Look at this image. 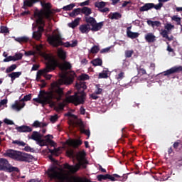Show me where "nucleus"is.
Instances as JSON below:
<instances>
[{"mask_svg":"<svg viewBox=\"0 0 182 182\" xmlns=\"http://www.w3.org/2000/svg\"><path fill=\"white\" fill-rule=\"evenodd\" d=\"M63 96V88H61L58 84H52L50 91L41 90L38 98H34L33 100L43 105H49L50 107H55L56 104L53 99L60 102V100H62Z\"/></svg>","mask_w":182,"mask_h":182,"instance_id":"obj_1","label":"nucleus"},{"mask_svg":"<svg viewBox=\"0 0 182 182\" xmlns=\"http://www.w3.org/2000/svg\"><path fill=\"white\" fill-rule=\"evenodd\" d=\"M41 4L43 9L36 10L34 16L36 18V22L37 25H40L37 32L42 33L44 31L43 27L45 26V20L43 19H46L49 21H52L53 11H52V4L50 3H43L41 1Z\"/></svg>","mask_w":182,"mask_h":182,"instance_id":"obj_2","label":"nucleus"},{"mask_svg":"<svg viewBox=\"0 0 182 182\" xmlns=\"http://www.w3.org/2000/svg\"><path fill=\"white\" fill-rule=\"evenodd\" d=\"M75 87L77 89V91L75 92L74 95L67 97L66 101L68 103H73L75 106H79V105H83L86 100V92H85V90L87 89V86H86V82L80 81L76 83Z\"/></svg>","mask_w":182,"mask_h":182,"instance_id":"obj_3","label":"nucleus"},{"mask_svg":"<svg viewBox=\"0 0 182 182\" xmlns=\"http://www.w3.org/2000/svg\"><path fill=\"white\" fill-rule=\"evenodd\" d=\"M66 154L71 159H75L76 157L78 164H75V166H72L68 163H65L63 165L65 170H68L70 173H77L81 166L83 167V168H86V165H85V156H86V154L85 151H80L75 154L73 149H68L66 151Z\"/></svg>","mask_w":182,"mask_h":182,"instance_id":"obj_4","label":"nucleus"},{"mask_svg":"<svg viewBox=\"0 0 182 182\" xmlns=\"http://www.w3.org/2000/svg\"><path fill=\"white\" fill-rule=\"evenodd\" d=\"M44 59L48 61L46 64V68L43 70H39L36 74V75L40 77L42 75H46V73H49V72H53V70L56 69V66H58V63L55 60L53 55L46 54L44 55Z\"/></svg>","mask_w":182,"mask_h":182,"instance_id":"obj_5","label":"nucleus"},{"mask_svg":"<svg viewBox=\"0 0 182 182\" xmlns=\"http://www.w3.org/2000/svg\"><path fill=\"white\" fill-rule=\"evenodd\" d=\"M6 157H9L13 160H16V161H29V160H32L33 156L28 154H22V152L19 151H15L13 149H9L4 154Z\"/></svg>","mask_w":182,"mask_h":182,"instance_id":"obj_6","label":"nucleus"},{"mask_svg":"<svg viewBox=\"0 0 182 182\" xmlns=\"http://www.w3.org/2000/svg\"><path fill=\"white\" fill-rule=\"evenodd\" d=\"M47 41L49 45H51V46H53L54 48H58L59 46L70 48V43L68 41L63 43V41H62V36L60 34L50 35L48 36Z\"/></svg>","mask_w":182,"mask_h":182,"instance_id":"obj_7","label":"nucleus"},{"mask_svg":"<svg viewBox=\"0 0 182 182\" xmlns=\"http://www.w3.org/2000/svg\"><path fill=\"white\" fill-rule=\"evenodd\" d=\"M0 171H6L7 173H19L18 167L12 166L6 159H0Z\"/></svg>","mask_w":182,"mask_h":182,"instance_id":"obj_8","label":"nucleus"},{"mask_svg":"<svg viewBox=\"0 0 182 182\" xmlns=\"http://www.w3.org/2000/svg\"><path fill=\"white\" fill-rule=\"evenodd\" d=\"M46 173L50 180H58L59 182H66L69 180V178L67 176L59 174L53 167L50 168Z\"/></svg>","mask_w":182,"mask_h":182,"instance_id":"obj_9","label":"nucleus"},{"mask_svg":"<svg viewBox=\"0 0 182 182\" xmlns=\"http://www.w3.org/2000/svg\"><path fill=\"white\" fill-rule=\"evenodd\" d=\"M32 99V95L28 94L25 95L20 102H23V103H21L18 101H16L15 103L11 106L13 110H16V112H21L22 109L25 107V102H28V100H31Z\"/></svg>","mask_w":182,"mask_h":182,"instance_id":"obj_10","label":"nucleus"},{"mask_svg":"<svg viewBox=\"0 0 182 182\" xmlns=\"http://www.w3.org/2000/svg\"><path fill=\"white\" fill-rule=\"evenodd\" d=\"M156 9V11H160L161 8H163V3H159L155 5L154 3H146L144 6L139 8L140 12H146L147 11H150V9Z\"/></svg>","mask_w":182,"mask_h":182,"instance_id":"obj_11","label":"nucleus"},{"mask_svg":"<svg viewBox=\"0 0 182 182\" xmlns=\"http://www.w3.org/2000/svg\"><path fill=\"white\" fill-rule=\"evenodd\" d=\"M55 62L57 63L56 68H59L63 72H67V70H70L72 69V65L70 63L65 60L63 63H59V61L55 58Z\"/></svg>","mask_w":182,"mask_h":182,"instance_id":"obj_12","label":"nucleus"},{"mask_svg":"<svg viewBox=\"0 0 182 182\" xmlns=\"http://www.w3.org/2000/svg\"><path fill=\"white\" fill-rule=\"evenodd\" d=\"M105 6H106V2L105 1H96L95 3V7L97 8L100 12H102V14L110 12V9Z\"/></svg>","mask_w":182,"mask_h":182,"instance_id":"obj_13","label":"nucleus"},{"mask_svg":"<svg viewBox=\"0 0 182 182\" xmlns=\"http://www.w3.org/2000/svg\"><path fill=\"white\" fill-rule=\"evenodd\" d=\"M180 72H182V66H174L165 71L164 73V76H168V75H173L174 73H180Z\"/></svg>","mask_w":182,"mask_h":182,"instance_id":"obj_14","label":"nucleus"},{"mask_svg":"<svg viewBox=\"0 0 182 182\" xmlns=\"http://www.w3.org/2000/svg\"><path fill=\"white\" fill-rule=\"evenodd\" d=\"M16 130H17L18 133H31V132H32V128L29 126L22 125L16 127Z\"/></svg>","mask_w":182,"mask_h":182,"instance_id":"obj_15","label":"nucleus"},{"mask_svg":"<svg viewBox=\"0 0 182 182\" xmlns=\"http://www.w3.org/2000/svg\"><path fill=\"white\" fill-rule=\"evenodd\" d=\"M57 55L60 60L65 61L68 58V53L62 48H58L57 51Z\"/></svg>","mask_w":182,"mask_h":182,"instance_id":"obj_16","label":"nucleus"},{"mask_svg":"<svg viewBox=\"0 0 182 182\" xmlns=\"http://www.w3.org/2000/svg\"><path fill=\"white\" fill-rule=\"evenodd\" d=\"M145 41L148 43H154L156 42V36L153 33H148L145 35Z\"/></svg>","mask_w":182,"mask_h":182,"instance_id":"obj_17","label":"nucleus"},{"mask_svg":"<svg viewBox=\"0 0 182 182\" xmlns=\"http://www.w3.org/2000/svg\"><path fill=\"white\" fill-rule=\"evenodd\" d=\"M66 144L68 146H70L71 147H79V146H82V141L77 139V140H68L66 141Z\"/></svg>","mask_w":182,"mask_h":182,"instance_id":"obj_18","label":"nucleus"},{"mask_svg":"<svg viewBox=\"0 0 182 182\" xmlns=\"http://www.w3.org/2000/svg\"><path fill=\"white\" fill-rule=\"evenodd\" d=\"M105 25L104 21H101L100 23H97V21L94 23L93 26L91 28V31L92 32H97L98 31H100L102 28H103V26Z\"/></svg>","mask_w":182,"mask_h":182,"instance_id":"obj_19","label":"nucleus"},{"mask_svg":"<svg viewBox=\"0 0 182 182\" xmlns=\"http://www.w3.org/2000/svg\"><path fill=\"white\" fill-rule=\"evenodd\" d=\"M75 79V76H66L63 75L62 77V80L64 83V85H72L73 83V80Z\"/></svg>","mask_w":182,"mask_h":182,"instance_id":"obj_20","label":"nucleus"},{"mask_svg":"<svg viewBox=\"0 0 182 182\" xmlns=\"http://www.w3.org/2000/svg\"><path fill=\"white\" fill-rule=\"evenodd\" d=\"M79 29L81 33H89V32L92 31V28H90V25L89 24H82L80 26Z\"/></svg>","mask_w":182,"mask_h":182,"instance_id":"obj_21","label":"nucleus"},{"mask_svg":"<svg viewBox=\"0 0 182 182\" xmlns=\"http://www.w3.org/2000/svg\"><path fill=\"white\" fill-rule=\"evenodd\" d=\"M41 137H43L42 134L38 132V131H33L31 136L28 137V139H31V140H34V141H36V140H39V139Z\"/></svg>","mask_w":182,"mask_h":182,"instance_id":"obj_22","label":"nucleus"},{"mask_svg":"<svg viewBox=\"0 0 182 182\" xmlns=\"http://www.w3.org/2000/svg\"><path fill=\"white\" fill-rule=\"evenodd\" d=\"M21 75H22V72L18 71V72H13L9 74L8 76L9 77L11 78V82H14L15 79H18V77H19Z\"/></svg>","mask_w":182,"mask_h":182,"instance_id":"obj_23","label":"nucleus"},{"mask_svg":"<svg viewBox=\"0 0 182 182\" xmlns=\"http://www.w3.org/2000/svg\"><path fill=\"white\" fill-rule=\"evenodd\" d=\"M81 14H83L85 16H87V18H89V16L92 15V9L87 6H84L83 8L81 9Z\"/></svg>","mask_w":182,"mask_h":182,"instance_id":"obj_24","label":"nucleus"},{"mask_svg":"<svg viewBox=\"0 0 182 182\" xmlns=\"http://www.w3.org/2000/svg\"><path fill=\"white\" fill-rule=\"evenodd\" d=\"M85 21L87 25H90L92 27L96 23V18L93 17L85 16Z\"/></svg>","mask_w":182,"mask_h":182,"instance_id":"obj_25","label":"nucleus"},{"mask_svg":"<svg viewBox=\"0 0 182 182\" xmlns=\"http://www.w3.org/2000/svg\"><path fill=\"white\" fill-rule=\"evenodd\" d=\"M36 2H39V0H26L23 2V8L26 6L31 8V6H33V4H36Z\"/></svg>","mask_w":182,"mask_h":182,"instance_id":"obj_26","label":"nucleus"},{"mask_svg":"<svg viewBox=\"0 0 182 182\" xmlns=\"http://www.w3.org/2000/svg\"><path fill=\"white\" fill-rule=\"evenodd\" d=\"M80 13L82 14V9L77 8L75 9L69 15L71 18H76L77 15H80Z\"/></svg>","mask_w":182,"mask_h":182,"instance_id":"obj_27","label":"nucleus"},{"mask_svg":"<svg viewBox=\"0 0 182 182\" xmlns=\"http://www.w3.org/2000/svg\"><path fill=\"white\" fill-rule=\"evenodd\" d=\"M127 35L128 38H130V39H136V38H139L140 36V33H134L132 31H127Z\"/></svg>","mask_w":182,"mask_h":182,"instance_id":"obj_28","label":"nucleus"},{"mask_svg":"<svg viewBox=\"0 0 182 182\" xmlns=\"http://www.w3.org/2000/svg\"><path fill=\"white\" fill-rule=\"evenodd\" d=\"M15 41L16 42H18V43H27V42L29 41V37L21 36V37L16 38Z\"/></svg>","mask_w":182,"mask_h":182,"instance_id":"obj_29","label":"nucleus"},{"mask_svg":"<svg viewBox=\"0 0 182 182\" xmlns=\"http://www.w3.org/2000/svg\"><path fill=\"white\" fill-rule=\"evenodd\" d=\"M90 63H92L93 66H102V65H103V60H102V58H95L92 60Z\"/></svg>","mask_w":182,"mask_h":182,"instance_id":"obj_30","label":"nucleus"},{"mask_svg":"<svg viewBox=\"0 0 182 182\" xmlns=\"http://www.w3.org/2000/svg\"><path fill=\"white\" fill-rule=\"evenodd\" d=\"M109 19H120V18H122V15L120 14V13H117V12H114V13H111L109 15Z\"/></svg>","mask_w":182,"mask_h":182,"instance_id":"obj_31","label":"nucleus"},{"mask_svg":"<svg viewBox=\"0 0 182 182\" xmlns=\"http://www.w3.org/2000/svg\"><path fill=\"white\" fill-rule=\"evenodd\" d=\"M80 21V18H77L75 19V21H73L71 23H68V26L70 28H72L73 29H75L76 28V26H77L79 25V21Z\"/></svg>","mask_w":182,"mask_h":182,"instance_id":"obj_32","label":"nucleus"},{"mask_svg":"<svg viewBox=\"0 0 182 182\" xmlns=\"http://www.w3.org/2000/svg\"><path fill=\"white\" fill-rule=\"evenodd\" d=\"M120 177V175L117 173H114L113 175H110L107 173V180H110V181H117V178Z\"/></svg>","mask_w":182,"mask_h":182,"instance_id":"obj_33","label":"nucleus"},{"mask_svg":"<svg viewBox=\"0 0 182 182\" xmlns=\"http://www.w3.org/2000/svg\"><path fill=\"white\" fill-rule=\"evenodd\" d=\"M108 73L109 70H103L102 73L99 74L98 79H107V77H109Z\"/></svg>","mask_w":182,"mask_h":182,"instance_id":"obj_34","label":"nucleus"},{"mask_svg":"<svg viewBox=\"0 0 182 182\" xmlns=\"http://www.w3.org/2000/svg\"><path fill=\"white\" fill-rule=\"evenodd\" d=\"M46 143H49L50 146H55V141L53 140H51L50 139H53V136L50 134H48L45 136Z\"/></svg>","mask_w":182,"mask_h":182,"instance_id":"obj_35","label":"nucleus"},{"mask_svg":"<svg viewBox=\"0 0 182 182\" xmlns=\"http://www.w3.org/2000/svg\"><path fill=\"white\" fill-rule=\"evenodd\" d=\"M161 35L163 38H165L168 41H173V38L168 37V31L167 30H162L161 32Z\"/></svg>","mask_w":182,"mask_h":182,"instance_id":"obj_36","label":"nucleus"},{"mask_svg":"<svg viewBox=\"0 0 182 182\" xmlns=\"http://www.w3.org/2000/svg\"><path fill=\"white\" fill-rule=\"evenodd\" d=\"M41 38H42V33H40L39 31H34L33 33V39L41 41Z\"/></svg>","mask_w":182,"mask_h":182,"instance_id":"obj_37","label":"nucleus"},{"mask_svg":"<svg viewBox=\"0 0 182 182\" xmlns=\"http://www.w3.org/2000/svg\"><path fill=\"white\" fill-rule=\"evenodd\" d=\"M90 78L89 75L83 73L78 77V80L85 82V80H89Z\"/></svg>","mask_w":182,"mask_h":182,"instance_id":"obj_38","label":"nucleus"},{"mask_svg":"<svg viewBox=\"0 0 182 182\" xmlns=\"http://www.w3.org/2000/svg\"><path fill=\"white\" fill-rule=\"evenodd\" d=\"M16 68H18V65H16V64L11 65L6 69V73H11V72H14V70H15Z\"/></svg>","mask_w":182,"mask_h":182,"instance_id":"obj_39","label":"nucleus"},{"mask_svg":"<svg viewBox=\"0 0 182 182\" xmlns=\"http://www.w3.org/2000/svg\"><path fill=\"white\" fill-rule=\"evenodd\" d=\"M99 50H100V48L98 46H94L91 48L90 53H92V55H95L96 53H99Z\"/></svg>","mask_w":182,"mask_h":182,"instance_id":"obj_40","label":"nucleus"},{"mask_svg":"<svg viewBox=\"0 0 182 182\" xmlns=\"http://www.w3.org/2000/svg\"><path fill=\"white\" fill-rule=\"evenodd\" d=\"M96 90L95 91V95H102V92H103V89L100 88V84H97L95 85Z\"/></svg>","mask_w":182,"mask_h":182,"instance_id":"obj_41","label":"nucleus"},{"mask_svg":"<svg viewBox=\"0 0 182 182\" xmlns=\"http://www.w3.org/2000/svg\"><path fill=\"white\" fill-rule=\"evenodd\" d=\"M74 6H75V4H70L69 5L63 6L62 9H63V11H72Z\"/></svg>","mask_w":182,"mask_h":182,"instance_id":"obj_42","label":"nucleus"},{"mask_svg":"<svg viewBox=\"0 0 182 182\" xmlns=\"http://www.w3.org/2000/svg\"><path fill=\"white\" fill-rule=\"evenodd\" d=\"M171 19L176 22L177 25H181V18L177 16H173L171 17Z\"/></svg>","mask_w":182,"mask_h":182,"instance_id":"obj_43","label":"nucleus"},{"mask_svg":"<svg viewBox=\"0 0 182 182\" xmlns=\"http://www.w3.org/2000/svg\"><path fill=\"white\" fill-rule=\"evenodd\" d=\"M76 124L80 127V130H82V129H85V124H83V121H82L81 119L77 120Z\"/></svg>","mask_w":182,"mask_h":182,"instance_id":"obj_44","label":"nucleus"},{"mask_svg":"<svg viewBox=\"0 0 182 182\" xmlns=\"http://www.w3.org/2000/svg\"><path fill=\"white\" fill-rule=\"evenodd\" d=\"M22 56H23V55H22V53H16L13 58L14 59V62H16V60H21V59H22Z\"/></svg>","mask_w":182,"mask_h":182,"instance_id":"obj_45","label":"nucleus"},{"mask_svg":"<svg viewBox=\"0 0 182 182\" xmlns=\"http://www.w3.org/2000/svg\"><path fill=\"white\" fill-rule=\"evenodd\" d=\"M97 178L98 181H103V180H107V174H105V175H102V174L98 175L97 176Z\"/></svg>","mask_w":182,"mask_h":182,"instance_id":"obj_46","label":"nucleus"},{"mask_svg":"<svg viewBox=\"0 0 182 182\" xmlns=\"http://www.w3.org/2000/svg\"><path fill=\"white\" fill-rule=\"evenodd\" d=\"M1 29V33H9V29L8 28V27L5 26H1L0 27Z\"/></svg>","mask_w":182,"mask_h":182,"instance_id":"obj_47","label":"nucleus"},{"mask_svg":"<svg viewBox=\"0 0 182 182\" xmlns=\"http://www.w3.org/2000/svg\"><path fill=\"white\" fill-rule=\"evenodd\" d=\"M13 144H17L18 146H22V147H25L26 146V144L22 141H18L15 140L13 141Z\"/></svg>","mask_w":182,"mask_h":182,"instance_id":"obj_48","label":"nucleus"},{"mask_svg":"<svg viewBox=\"0 0 182 182\" xmlns=\"http://www.w3.org/2000/svg\"><path fill=\"white\" fill-rule=\"evenodd\" d=\"M80 133L85 134L87 137H90V130L89 129H85V128H82L80 129Z\"/></svg>","mask_w":182,"mask_h":182,"instance_id":"obj_49","label":"nucleus"},{"mask_svg":"<svg viewBox=\"0 0 182 182\" xmlns=\"http://www.w3.org/2000/svg\"><path fill=\"white\" fill-rule=\"evenodd\" d=\"M164 28L166 29L168 32H170L171 29H174V25H172L171 23H166V25L164 26Z\"/></svg>","mask_w":182,"mask_h":182,"instance_id":"obj_50","label":"nucleus"},{"mask_svg":"<svg viewBox=\"0 0 182 182\" xmlns=\"http://www.w3.org/2000/svg\"><path fill=\"white\" fill-rule=\"evenodd\" d=\"M55 109L57 110V112L63 110V109H65V104L62 102L59 103L58 107H55Z\"/></svg>","mask_w":182,"mask_h":182,"instance_id":"obj_51","label":"nucleus"},{"mask_svg":"<svg viewBox=\"0 0 182 182\" xmlns=\"http://www.w3.org/2000/svg\"><path fill=\"white\" fill-rule=\"evenodd\" d=\"M133 53H134V51L133 50H126L125 56L126 58H132V56L133 55Z\"/></svg>","mask_w":182,"mask_h":182,"instance_id":"obj_52","label":"nucleus"},{"mask_svg":"<svg viewBox=\"0 0 182 182\" xmlns=\"http://www.w3.org/2000/svg\"><path fill=\"white\" fill-rule=\"evenodd\" d=\"M15 62V60L14 58V56L10 55L3 60V62Z\"/></svg>","mask_w":182,"mask_h":182,"instance_id":"obj_53","label":"nucleus"},{"mask_svg":"<svg viewBox=\"0 0 182 182\" xmlns=\"http://www.w3.org/2000/svg\"><path fill=\"white\" fill-rule=\"evenodd\" d=\"M65 116L67 117H72L73 119H77V116L72 114V112H68V113L65 114Z\"/></svg>","mask_w":182,"mask_h":182,"instance_id":"obj_54","label":"nucleus"},{"mask_svg":"<svg viewBox=\"0 0 182 182\" xmlns=\"http://www.w3.org/2000/svg\"><path fill=\"white\" fill-rule=\"evenodd\" d=\"M160 26H161V22L159 21H154V24L152 26V28H160Z\"/></svg>","mask_w":182,"mask_h":182,"instance_id":"obj_55","label":"nucleus"},{"mask_svg":"<svg viewBox=\"0 0 182 182\" xmlns=\"http://www.w3.org/2000/svg\"><path fill=\"white\" fill-rule=\"evenodd\" d=\"M32 127H35V129H38V127H41V122L36 120L32 124Z\"/></svg>","mask_w":182,"mask_h":182,"instance_id":"obj_56","label":"nucleus"},{"mask_svg":"<svg viewBox=\"0 0 182 182\" xmlns=\"http://www.w3.org/2000/svg\"><path fill=\"white\" fill-rule=\"evenodd\" d=\"M25 55L26 56H35V55H36V53L35 51L29 50L26 52Z\"/></svg>","mask_w":182,"mask_h":182,"instance_id":"obj_57","label":"nucleus"},{"mask_svg":"<svg viewBox=\"0 0 182 182\" xmlns=\"http://www.w3.org/2000/svg\"><path fill=\"white\" fill-rule=\"evenodd\" d=\"M146 70L144 68H139L138 70V75H140L141 76V75H146Z\"/></svg>","mask_w":182,"mask_h":182,"instance_id":"obj_58","label":"nucleus"},{"mask_svg":"<svg viewBox=\"0 0 182 182\" xmlns=\"http://www.w3.org/2000/svg\"><path fill=\"white\" fill-rule=\"evenodd\" d=\"M90 4V1L86 0L85 1L80 3V6H89Z\"/></svg>","mask_w":182,"mask_h":182,"instance_id":"obj_59","label":"nucleus"},{"mask_svg":"<svg viewBox=\"0 0 182 182\" xmlns=\"http://www.w3.org/2000/svg\"><path fill=\"white\" fill-rule=\"evenodd\" d=\"M127 5H132V1H123V4H122V8H126V6H127Z\"/></svg>","mask_w":182,"mask_h":182,"instance_id":"obj_60","label":"nucleus"},{"mask_svg":"<svg viewBox=\"0 0 182 182\" xmlns=\"http://www.w3.org/2000/svg\"><path fill=\"white\" fill-rule=\"evenodd\" d=\"M119 181H126L127 179L128 178L127 174H124L122 176H120V177H119Z\"/></svg>","mask_w":182,"mask_h":182,"instance_id":"obj_61","label":"nucleus"},{"mask_svg":"<svg viewBox=\"0 0 182 182\" xmlns=\"http://www.w3.org/2000/svg\"><path fill=\"white\" fill-rule=\"evenodd\" d=\"M50 120L53 123H55V122H56L58 120V114H55L54 116H51Z\"/></svg>","mask_w":182,"mask_h":182,"instance_id":"obj_62","label":"nucleus"},{"mask_svg":"<svg viewBox=\"0 0 182 182\" xmlns=\"http://www.w3.org/2000/svg\"><path fill=\"white\" fill-rule=\"evenodd\" d=\"M4 122L6 124H10V125L14 124L12 120L8 119L6 118L4 120Z\"/></svg>","mask_w":182,"mask_h":182,"instance_id":"obj_63","label":"nucleus"},{"mask_svg":"<svg viewBox=\"0 0 182 182\" xmlns=\"http://www.w3.org/2000/svg\"><path fill=\"white\" fill-rule=\"evenodd\" d=\"M117 79L119 80L120 79H122L123 77H124V73L123 72H121L120 73H119L117 75Z\"/></svg>","mask_w":182,"mask_h":182,"instance_id":"obj_64","label":"nucleus"}]
</instances>
